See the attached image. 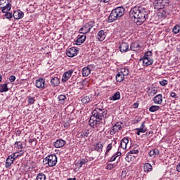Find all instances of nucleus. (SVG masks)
Returning a JSON list of instances; mask_svg holds the SVG:
<instances>
[{
	"label": "nucleus",
	"instance_id": "f257e3e1",
	"mask_svg": "<svg viewBox=\"0 0 180 180\" xmlns=\"http://www.w3.org/2000/svg\"><path fill=\"white\" fill-rule=\"evenodd\" d=\"M148 13H150L148 9L135 6L129 11V18L134 19V23L140 26L148 19Z\"/></svg>",
	"mask_w": 180,
	"mask_h": 180
},
{
	"label": "nucleus",
	"instance_id": "f03ea898",
	"mask_svg": "<svg viewBox=\"0 0 180 180\" xmlns=\"http://www.w3.org/2000/svg\"><path fill=\"white\" fill-rule=\"evenodd\" d=\"M108 115V110L105 108H96L93 110L89 121V126L93 129H101L103 126L102 119H105Z\"/></svg>",
	"mask_w": 180,
	"mask_h": 180
},
{
	"label": "nucleus",
	"instance_id": "7ed1b4c3",
	"mask_svg": "<svg viewBox=\"0 0 180 180\" xmlns=\"http://www.w3.org/2000/svg\"><path fill=\"white\" fill-rule=\"evenodd\" d=\"M125 9L124 8L120 6L117 7L113 9L110 15L108 16V22L109 23H112L115 20H117V19H120L123 15H124Z\"/></svg>",
	"mask_w": 180,
	"mask_h": 180
},
{
	"label": "nucleus",
	"instance_id": "20e7f679",
	"mask_svg": "<svg viewBox=\"0 0 180 180\" xmlns=\"http://www.w3.org/2000/svg\"><path fill=\"white\" fill-rule=\"evenodd\" d=\"M43 164L44 165H49V167H54L57 165V155H50L43 160Z\"/></svg>",
	"mask_w": 180,
	"mask_h": 180
},
{
	"label": "nucleus",
	"instance_id": "39448f33",
	"mask_svg": "<svg viewBox=\"0 0 180 180\" xmlns=\"http://www.w3.org/2000/svg\"><path fill=\"white\" fill-rule=\"evenodd\" d=\"M95 26V22L90 21L88 23H86L81 27L79 30V33L82 34H86L91 32V29Z\"/></svg>",
	"mask_w": 180,
	"mask_h": 180
},
{
	"label": "nucleus",
	"instance_id": "423d86ee",
	"mask_svg": "<svg viewBox=\"0 0 180 180\" xmlns=\"http://www.w3.org/2000/svg\"><path fill=\"white\" fill-rule=\"evenodd\" d=\"M12 8V4L9 2V0H0V9H1L2 13L9 12Z\"/></svg>",
	"mask_w": 180,
	"mask_h": 180
},
{
	"label": "nucleus",
	"instance_id": "0eeeda50",
	"mask_svg": "<svg viewBox=\"0 0 180 180\" xmlns=\"http://www.w3.org/2000/svg\"><path fill=\"white\" fill-rule=\"evenodd\" d=\"M77 54L78 50H77V49L75 47L70 48L66 51V55L68 56V57H75V56H77Z\"/></svg>",
	"mask_w": 180,
	"mask_h": 180
},
{
	"label": "nucleus",
	"instance_id": "6e6552de",
	"mask_svg": "<svg viewBox=\"0 0 180 180\" xmlns=\"http://www.w3.org/2000/svg\"><path fill=\"white\" fill-rule=\"evenodd\" d=\"M72 74H74V70H70L65 72L62 77V82H67L71 78Z\"/></svg>",
	"mask_w": 180,
	"mask_h": 180
},
{
	"label": "nucleus",
	"instance_id": "1a4fd4ad",
	"mask_svg": "<svg viewBox=\"0 0 180 180\" xmlns=\"http://www.w3.org/2000/svg\"><path fill=\"white\" fill-rule=\"evenodd\" d=\"M119 130H122V125L120 124V122H117L113 127L112 130L110 131V136H115L117 131H119Z\"/></svg>",
	"mask_w": 180,
	"mask_h": 180
},
{
	"label": "nucleus",
	"instance_id": "9d476101",
	"mask_svg": "<svg viewBox=\"0 0 180 180\" xmlns=\"http://www.w3.org/2000/svg\"><path fill=\"white\" fill-rule=\"evenodd\" d=\"M140 61H142L143 67H148V65H152L153 63H154V60L147 58H141Z\"/></svg>",
	"mask_w": 180,
	"mask_h": 180
},
{
	"label": "nucleus",
	"instance_id": "9b49d317",
	"mask_svg": "<svg viewBox=\"0 0 180 180\" xmlns=\"http://www.w3.org/2000/svg\"><path fill=\"white\" fill-rule=\"evenodd\" d=\"M46 82V79L39 78L37 79L36 86L39 89H44V84Z\"/></svg>",
	"mask_w": 180,
	"mask_h": 180
},
{
	"label": "nucleus",
	"instance_id": "f8f14e48",
	"mask_svg": "<svg viewBox=\"0 0 180 180\" xmlns=\"http://www.w3.org/2000/svg\"><path fill=\"white\" fill-rule=\"evenodd\" d=\"M119 49L121 53H127V51H130V49L129 48V44L127 42L121 43Z\"/></svg>",
	"mask_w": 180,
	"mask_h": 180
},
{
	"label": "nucleus",
	"instance_id": "ddd939ff",
	"mask_svg": "<svg viewBox=\"0 0 180 180\" xmlns=\"http://www.w3.org/2000/svg\"><path fill=\"white\" fill-rule=\"evenodd\" d=\"M86 40V35L83 34L82 35H79L77 39L76 40L75 44L77 46H81Z\"/></svg>",
	"mask_w": 180,
	"mask_h": 180
},
{
	"label": "nucleus",
	"instance_id": "4468645a",
	"mask_svg": "<svg viewBox=\"0 0 180 180\" xmlns=\"http://www.w3.org/2000/svg\"><path fill=\"white\" fill-rule=\"evenodd\" d=\"M65 141L63 139H58L53 143V146L56 148H60L65 146Z\"/></svg>",
	"mask_w": 180,
	"mask_h": 180
},
{
	"label": "nucleus",
	"instance_id": "2eb2a0df",
	"mask_svg": "<svg viewBox=\"0 0 180 180\" xmlns=\"http://www.w3.org/2000/svg\"><path fill=\"white\" fill-rule=\"evenodd\" d=\"M96 39L99 41H103L105 40V39H106V32H105L104 30H100L98 32V34L96 36Z\"/></svg>",
	"mask_w": 180,
	"mask_h": 180
},
{
	"label": "nucleus",
	"instance_id": "dca6fc26",
	"mask_svg": "<svg viewBox=\"0 0 180 180\" xmlns=\"http://www.w3.org/2000/svg\"><path fill=\"white\" fill-rule=\"evenodd\" d=\"M91 148H92V150H95L98 153H102V150H103V143L101 142L97 143L94 144Z\"/></svg>",
	"mask_w": 180,
	"mask_h": 180
},
{
	"label": "nucleus",
	"instance_id": "f3484780",
	"mask_svg": "<svg viewBox=\"0 0 180 180\" xmlns=\"http://www.w3.org/2000/svg\"><path fill=\"white\" fill-rule=\"evenodd\" d=\"M60 78L57 77H52L51 79V85L53 88H56V86H58L60 85Z\"/></svg>",
	"mask_w": 180,
	"mask_h": 180
},
{
	"label": "nucleus",
	"instance_id": "a211bd4d",
	"mask_svg": "<svg viewBox=\"0 0 180 180\" xmlns=\"http://www.w3.org/2000/svg\"><path fill=\"white\" fill-rule=\"evenodd\" d=\"M154 103L156 105H161L162 103V94H158L153 98Z\"/></svg>",
	"mask_w": 180,
	"mask_h": 180
},
{
	"label": "nucleus",
	"instance_id": "6ab92c4d",
	"mask_svg": "<svg viewBox=\"0 0 180 180\" xmlns=\"http://www.w3.org/2000/svg\"><path fill=\"white\" fill-rule=\"evenodd\" d=\"M91 68H92V65H89L87 67H84L82 69V75L83 77H88L91 74Z\"/></svg>",
	"mask_w": 180,
	"mask_h": 180
},
{
	"label": "nucleus",
	"instance_id": "aec40b11",
	"mask_svg": "<svg viewBox=\"0 0 180 180\" xmlns=\"http://www.w3.org/2000/svg\"><path fill=\"white\" fill-rule=\"evenodd\" d=\"M14 19H22V18H23V16H25V13L21 11L20 10H18V11H14L13 13V15Z\"/></svg>",
	"mask_w": 180,
	"mask_h": 180
},
{
	"label": "nucleus",
	"instance_id": "412c9836",
	"mask_svg": "<svg viewBox=\"0 0 180 180\" xmlns=\"http://www.w3.org/2000/svg\"><path fill=\"white\" fill-rule=\"evenodd\" d=\"M140 44H139L138 42H133L130 45L129 50H131V51H139V50H140Z\"/></svg>",
	"mask_w": 180,
	"mask_h": 180
},
{
	"label": "nucleus",
	"instance_id": "4be33fe9",
	"mask_svg": "<svg viewBox=\"0 0 180 180\" xmlns=\"http://www.w3.org/2000/svg\"><path fill=\"white\" fill-rule=\"evenodd\" d=\"M127 144H129V138L125 137L122 139L120 147H121L122 150H126L127 148Z\"/></svg>",
	"mask_w": 180,
	"mask_h": 180
},
{
	"label": "nucleus",
	"instance_id": "5701e85b",
	"mask_svg": "<svg viewBox=\"0 0 180 180\" xmlns=\"http://www.w3.org/2000/svg\"><path fill=\"white\" fill-rule=\"evenodd\" d=\"M13 161H15V158H12V156L9 155L6 161V168H9L13 164Z\"/></svg>",
	"mask_w": 180,
	"mask_h": 180
},
{
	"label": "nucleus",
	"instance_id": "b1692460",
	"mask_svg": "<svg viewBox=\"0 0 180 180\" xmlns=\"http://www.w3.org/2000/svg\"><path fill=\"white\" fill-rule=\"evenodd\" d=\"M143 170H144V172H147V173L151 172V171H153V166L150 163H146L143 165Z\"/></svg>",
	"mask_w": 180,
	"mask_h": 180
},
{
	"label": "nucleus",
	"instance_id": "393cba45",
	"mask_svg": "<svg viewBox=\"0 0 180 180\" xmlns=\"http://www.w3.org/2000/svg\"><path fill=\"white\" fill-rule=\"evenodd\" d=\"M155 9H162L161 0H155L153 2Z\"/></svg>",
	"mask_w": 180,
	"mask_h": 180
},
{
	"label": "nucleus",
	"instance_id": "a878e982",
	"mask_svg": "<svg viewBox=\"0 0 180 180\" xmlns=\"http://www.w3.org/2000/svg\"><path fill=\"white\" fill-rule=\"evenodd\" d=\"M115 78L117 82H122V81H124V77L120 72H117V74L115 76Z\"/></svg>",
	"mask_w": 180,
	"mask_h": 180
},
{
	"label": "nucleus",
	"instance_id": "bb28decb",
	"mask_svg": "<svg viewBox=\"0 0 180 180\" xmlns=\"http://www.w3.org/2000/svg\"><path fill=\"white\" fill-rule=\"evenodd\" d=\"M110 101H119L120 99V92L117 91L113 96L110 97Z\"/></svg>",
	"mask_w": 180,
	"mask_h": 180
},
{
	"label": "nucleus",
	"instance_id": "cd10ccee",
	"mask_svg": "<svg viewBox=\"0 0 180 180\" xmlns=\"http://www.w3.org/2000/svg\"><path fill=\"white\" fill-rule=\"evenodd\" d=\"M9 88H8L7 84H4L0 85V92H8Z\"/></svg>",
	"mask_w": 180,
	"mask_h": 180
},
{
	"label": "nucleus",
	"instance_id": "c85d7f7f",
	"mask_svg": "<svg viewBox=\"0 0 180 180\" xmlns=\"http://www.w3.org/2000/svg\"><path fill=\"white\" fill-rule=\"evenodd\" d=\"M67 96L65 95L60 94L58 96L59 103H65Z\"/></svg>",
	"mask_w": 180,
	"mask_h": 180
},
{
	"label": "nucleus",
	"instance_id": "c756f323",
	"mask_svg": "<svg viewBox=\"0 0 180 180\" xmlns=\"http://www.w3.org/2000/svg\"><path fill=\"white\" fill-rule=\"evenodd\" d=\"M150 92H149V96H154V95H156V94L158 92V89H157V88L155 87H152L150 89Z\"/></svg>",
	"mask_w": 180,
	"mask_h": 180
},
{
	"label": "nucleus",
	"instance_id": "7c9ffc66",
	"mask_svg": "<svg viewBox=\"0 0 180 180\" xmlns=\"http://www.w3.org/2000/svg\"><path fill=\"white\" fill-rule=\"evenodd\" d=\"M14 146H17V148H18V150H20V153H22V150H23V143H22V141H16L14 143Z\"/></svg>",
	"mask_w": 180,
	"mask_h": 180
},
{
	"label": "nucleus",
	"instance_id": "2f4dec72",
	"mask_svg": "<svg viewBox=\"0 0 180 180\" xmlns=\"http://www.w3.org/2000/svg\"><path fill=\"white\" fill-rule=\"evenodd\" d=\"M153 56V52L151 51H148L144 53V56L142 58H148L152 59L151 57Z\"/></svg>",
	"mask_w": 180,
	"mask_h": 180
},
{
	"label": "nucleus",
	"instance_id": "473e14b6",
	"mask_svg": "<svg viewBox=\"0 0 180 180\" xmlns=\"http://www.w3.org/2000/svg\"><path fill=\"white\" fill-rule=\"evenodd\" d=\"M88 136H89V129L84 130L80 134V137H82V139H86V137H88Z\"/></svg>",
	"mask_w": 180,
	"mask_h": 180
},
{
	"label": "nucleus",
	"instance_id": "72a5a7b5",
	"mask_svg": "<svg viewBox=\"0 0 180 180\" xmlns=\"http://www.w3.org/2000/svg\"><path fill=\"white\" fill-rule=\"evenodd\" d=\"M157 110H160V106L159 105H152L149 108V112H157Z\"/></svg>",
	"mask_w": 180,
	"mask_h": 180
},
{
	"label": "nucleus",
	"instance_id": "f704fd0d",
	"mask_svg": "<svg viewBox=\"0 0 180 180\" xmlns=\"http://www.w3.org/2000/svg\"><path fill=\"white\" fill-rule=\"evenodd\" d=\"M37 180H46V174L44 173H39L37 175Z\"/></svg>",
	"mask_w": 180,
	"mask_h": 180
},
{
	"label": "nucleus",
	"instance_id": "c9c22d12",
	"mask_svg": "<svg viewBox=\"0 0 180 180\" xmlns=\"http://www.w3.org/2000/svg\"><path fill=\"white\" fill-rule=\"evenodd\" d=\"M86 162H89V160L87 158H83L79 161V168H81L82 167V165H85V164H86Z\"/></svg>",
	"mask_w": 180,
	"mask_h": 180
},
{
	"label": "nucleus",
	"instance_id": "e433bc0d",
	"mask_svg": "<svg viewBox=\"0 0 180 180\" xmlns=\"http://www.w3.org/2000/svg\"><path fill=\"white\" fill-rule=\"evenodd\" d=\"M172 32H173V33H174V34H178V32H180V26H179V25H176L173 27Z\"/></svg>",
	"mask_w": 180,
	"mask_h": 180
},
{
	"label": "nucleus",
	"instance_id": "4c0bfd02",
	"mask_svg": "<svg viewBox=\"0 0 180 180\" xmlns=\"http://www.w3.org/2000/svg\"><path fill=\"white\" fill-rule=\"evenodd\" d=\"M27 99L29 105H34V103L36 102V98H34V97L28 96Z\"/></svg>",
	"mask_w": 180,
	"mask_h": 180
},
{
	"label": "nucleus",
	"instance_id": "58836bf2",
	"mask_svg": "<svg viewBox=\"0 0 180 180\" xmlns=\"http://www.w3.org/2000/svg\"><path fill=\"white\" fill-rule=\"evenodd\" d=\"M124 77H126V75H129V70L126 68H122L120 71H119Z\"/></svg>",
	"mask_w": 180,
	"mask_h": 180
},
{
	"label": "nucleus",
	"instance_id": "ea45409f",
	"mask_svg": "<svg viewBox=\"0 0 180 180\" xmlns=\"http://www.w3.org/2000/svg\"><path fill=\"white\" fill-rule=\"evenodd\" d=\"M82 103H89V102H91V98L89 96H86L83 98H82Z\"/></svg>",
	"mask_w": 180,
	"mask_h": 180
},
{
	"label": "nucleus",
	"instance_id": "a19ab883",
	"mask_svg": "<svg viewBox=\"0 0 180 180\" xmlns=\"http://www.w3.org/2000/svg\"><path fill=\"white\" fill-rule=\"evenodd\" d=\"M136 130L137 131V136H140V133H146L147 131V129L136 128Z\"/></svg>",
	"mask_w": 180,
	"mask_h": 180
},
{
	"label": "nucleus",
	"instance_id": "79ce46f5",
	"mask_svg": "<svg viewBox=\"0 0 180 180\" xmlns=\"http://www.w3.org/2000/svg\"><path fill=\"white\" fill-rule=\"evenodd\" d=\"M29 143H30V144H31V146H33V147H34V146H36L37 144V139H30L29 140Z\"/></svg>",
	"mask_w": 180,
	"mask_h": 180
},
{
	"label": "nucleus",
	"instance_id": "37998d69",
	"mask_svg": "<svg viewBox=\"0 0 180 180\" xmlns=\"http://www.w3.org/2000/svg\"><path fill=\"white\" fill-rule=\"evenodd\" d=\"M116 165H117V164L109 163L106 166V169H113V168H116Z\"/></svg>",
	"mask_w": 180,
	"mask_h": 180
},
{
	"label": "nucleus",
	"instance_id": "c03bdc74",
	"mask_svg": "<svg viewBox=\"0 0 180 180\" xmlns=\"http://www.w3.org/2000/svg\"><path fill=\"white\" fill-rule=\"evenodd\" d=\"M130 154H139V150L134 149L130 150L127 155L126 158H129V155H130Z\"/></svg>",
	"mask_w": 180,
	"mask_h": 180
},
{
	"label": "nucleus",
	"instance_id": "a18cd8bd",
	"mask_svg": "<svg viewBox=\"0 0 180 180\" xmlns=\"http://www.w3.org/2000/svg\"><path fill=\"white\" fill-rule=\"evenodd\" d=\"M3 13H6L4 16L6 18V19H12V17L13 16V14H12V13H9L8 11Z\"/></svg>",
	"mask_w": 180,
	"mask_h": 180
},
{
	"label": "nucleus",
	"instance_id": "49530a36",
	"mask_svg": "<svg viewBox=\"0 0 180 180\" xmlns=\"http://www.w3.org/2000/svg\"><path fill=\"white\" fill-rule=\"evenodd\" d=\"M162 9H164V6H167L169 4V0H161Z\"/></svg>",
	"mask_w": 180,
	"mask_h": 180
},
{
	"label": "nucleus",
	"instance_id": "de8ad7c7",
	"mask_svg": "<svg viewBox=\"0 0 180 180\" xmlns=\"http://www.w3.org/2000/svg\"><path fill=\"white\" fill-rule=\"evenodd\" d=\"M112 143H109L106 148V151H105V155H108V153H109V151H110V150H112Z\"/></svg>",
	"mask_w": 180,
	"mask_h": 180
},
{
	"label": "nucleus",
	"instance_id": "09e8293b",
	"mask_svg": "<svg viewBox=\"0 0 180 180\" xmlns=\"http://www.w3.org/2000/svg\"><path fill=\"white\" fill-rule=\"evenodd\" d=\"M160 85H162V86H165V85H168V81L166 79H163L160 82Z\"/></svg>",
	"mask_w": 180,
	"mask_h": 180
},
{
	"label": "nucleus",
	"instance_id": "8fccbe9b",
	"mask_svg": "<svg viewBox=\"0 0 180 180\" xmlns=\"http://www.w3.org/2000/svg\"><path fill=\"white\" fill-rule=\"evenodd\" d=\"M153 150V155L155 158L156 155H160V150L155 148Z\"/></svg>",
	"mask_w": 180,
	"mask_h": 180
},
{
	"label": "nucleus",
	"instance_id": "3c124183",
	"mask_svg": "<svg viewBox=\"0 0 180 180\" xmlns=\"http://www.w3.org/2000/svg\"><path fill=\"white\" fill-rule=\"evenodd\" d=\"M15 79H16V77H15L14 75H11L9 77V81L11 82H15Z\"/></svg>",
	"mask_w": 180,
	"mask_h": 180
},
{
	"label": "nucleus",
	"instance_id": "603ef678",
	"mask_svg": "<svg viewBox=\"0 0 180 180\" xmlns=\"http://www.w3.org/2000/svg\"><path fill=\"white\" fill-rule=\"evenodd\" d=\"M116 158H117L115 155H112L109 160L110 162H113V161H116Z\"/></svg>",
	"mask_w": 180,
	"mask_h": 180
},
{
	"label": "nucleus",
	"instance_id": "864d4df0",
	"mask_svg": "<svg viewBox=\"0 0 180 180\" xmlns=\"http://www.w3.org/2000/svg\"><path fill=\"white\" fill-rule=\"evenodd\" d=\"M170 96H171L172 98H174V99H176V98H178V96H176V94H175V92H172V93L170 94Z\"/></svg>",
	"mask_w": 180,
	"mask_h": 180
},
{
	"label": "nucleus",
	"instance_id": "5fc2aeb1",
	"mask_svg": "<svg viewBox=\"0 0 180 180\" xmlns=\"http://www.w3.org/2000/svg\"><path fill=\"white\" fill-rule=\"evenodd\" d=\"M18 154V153H15L13 155H11L10 157H12V158H14V160H16V158H18V157H19V155H16Z\"/></svg>",
	"mask_w": 180,
	"mask_h": 180
},
{
	"label": "nucleus",
	"instance_id": "6e6d98bb",
	"mask_svg": "<svg viewBox=\"0 0 180 180\" xmlns=\"http://www.w3.org/2000/svg\"><path fill=\"white\" fill-rule=\"evenodd\" d=\"M148 154H149V157H152L153 158H155L153 150H150Z\"/></svg>",
	"mask_w": 180,
	"mask_h": 180
},
{
	"label": "nucleus",
	"instance_id": "4d7b16f0",
	"mask_svg": "<svg viewBox=\"0 0 180 180\" xmlns=\"http://www.w3.org/2000/svg\"><path fill=\"white\" fill-rule=\"evenodd\" d=\"M114 155L117 158V157H120V155H122V152L118 151Z\"/></svg>",
	"mask_w": 180,
	"mask_h": 180
},
{
	"label": "nucleus",
	"instance_id": "13d9d810",
	"mask_svg": "<svg viewBox=\"0 0 180 180\" xmlns=\"http://www.w3.org/2000/svg\"><path fill=\"white\" fill-rule=\"evenodd\" d=\"M145 123H146V122H143L141 124V127H139V129H147V128H146V124H145Z\"/></svg>",
	"mask_w": 180,
	"mask_h": 180
},
{
	"label": "nucleus",
	"instance_id": "bf43d9fd",
	"mask_svg": "<svg viewBox=\"0 0 180 180\" xmlns=\"http://www.w3.org/2000/svg\"><path fill=\"white\" fill-rule=\"evenodd\" d=\"M99 2H103V4H109L110 0H98Z\"/></svg>",
	"mask_w": 180,
	"mask_h": 180
},
{
	"label": "nucleus",
	"instance_id": "052dcab7",
	"mask_svg": "<svg viewBox=\"0 0 180 180\" xmlns=\"http://www.w3.org/2000/svg\"><path fill=\"white\" fill-rule=\"evenodd\" d=\"M16 136H20L22 134V131L20 130H18L15 132Z\"/></svg>",
	"mask_w": 180,
	"mask_h": 180
},
{
	"label": "nucleus",
	"instance_id": "680f3d73",
	"mask_svg": "<svg viewBox=\"0 0 180 180\" xmlns=\"http://www.w3.org/2000/svg\"><path fill=\"white\" fill-rule=\"evenodd\" d=\"M176 171L178 172H180V162L177 165V166H176Z\"/></svg>",
	"mask_w": 180,
	"mask_h": 180
},
{
	"label": "nucleus",
	"instance_id": "e2e57ef3",
	"mask_svg": "<svg viewBox=\"0 0 180 180\" xmlns=\"http://www.w3.org/2000/svg\"><path fill=\"white\" fill-rule=\"evenodd\" d=\"M134 108L135 109H137V108H139V103H134Z\"/></svg>",
	"mask_w": 180,
	"mask_h": 180
},
{
	"label": "nucleus",
	"instance_id": "0e129e2a",
	"mask_svg": "<svg viewBox=\"0 0 180 180\" xmlns=\"http://www.w3.org/2000/svg\"><path fill=\"white\" fill-rule=\"evenodd\" d=\"M94 160H95V158H94V157H90L88 159L89 161H94Z\"/></svg>",
	"mask_w": 180,
	"mask_h": 180
},
{
	"label": "nucleus",
	"instance_id": "69168bd1",
	"mask_svg": "<svg viewBox=\"0 0 180 180\" xmlns=\"http://www.w3.org/2000/svg\"><path fill=\"white\" fill-rule=\"evenodd\" d=\"M67 180H77V178H68Z\"/></svg>",
	"mask_w": 180,
	"mask_h": 180
},
{
	"label": "nucleus",
	"instance_id": "338daca9",
	"mask_svg": "<svg viewBox=\"0 0 180 180\" xmlns=\"http://www.w3.org/2000/svg\"><path fill=\"white\" fill-rule=\"evenodd\" d=\"M79 161H78L77 163H76V165L77 166V167H79Z\"/></svg>",
	"mask_w": 180,
	"mask_h": 180
},
{
	"label": "nucleus",
	"instance_id": "774afa93",
	"mask_svg": "<svg viewBox=\"0 0 180 180\" xmlns=\"http://www.w3.org/2000/svg\"><path fill=\"white\" fill-rule=\"evenodd\" d=\"M1 81H2V75L1 74H0V82H1Z\"/></svg>",
	"mask_w": 180,
	"mask_h": 180
}]
</instances>
